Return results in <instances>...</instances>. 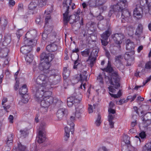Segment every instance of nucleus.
Segmentation results:
<instances>
[{
  "mask_svg": "<svg viewBox=\"0 0 151 151\" xmlns=\"http://www.w3.org/2000/svg\"><path fill=\"white\" fill-rule=\"evenodd\" d=\"M101 70L109 73V74L108 76H106L105 73H104L105 81L107 84L110 83L113 85L115 88L117 89L120 86L119 79L117 72L114 71L113 68L111 66L109 62H108L106 67Z\"/></svg>",
  "mask_w": 151,
  "mask_h": 151,
  "instance_id": "nucleus-1",
  "label": "nucleus"
},
{
  "mask_svg": "<svg viewBox=\"0 0 151 151\" xmlns=\"http://www.w3.org/2000/svg\"><path fill=\"white\" fill-rule=\"evenodd\" d=\"M34 88V91L35 92V99L36 101L39 102L44 96L46 92L50 91L48 90L51 87L49 86H45L36 85Z\"/></svg>",
  "mask_w": 151,
  "mask_h": 151,
  "instance_id": "nucleus-2",
  "label": "nucleus"
},
{
  "mask_svg": "<svg viewBox=\"0 0 151 151\" xmlns=\"http://www.w3.org/2000/svg\"><path fill=\"white\" fill-rule=\"evenodd\" d=\"M37 32L35 29L30 30L25 35L24 43L26 44L36 45L37 42Z\"/></svg>",
  "mask_w": 151,
  "mask_h": 151,
  "instance_id": "nucleus-3",
  "label": "nucleus"
},
{
  "mask_svg": "<svg viewBox=\"0 0 151 151\" xmlns=\"http://www.w3.org/2000/svg\"><path fill=\"white\" fill-rule=\"evenodd\" d=\"M52 92H46L44 95V96L42 98L43 99H41L40 102L42 103V105L45 106H49L50 105L56 103L57 101V99L51 96Z\"/></svg>",
  "mask_w": 151,
  "mask_h": 151,
  "instance_id": "nucleus-4",
  "label": "nucleus"
},
{
  "mask_svg": "<svg viewBox=\"0 0 151 151\" xmlns=\"http://www.w3.org/2000/svg\"><path fill=\"white\" fill-rule=\"evenodd\" d=\"M37 85H40L45 86H50L52 84L47 76L43 74L39 75L36 79Z\"/></svg>",
  "mask_w": 151,
  "mask_h": 151,
  "instance_id": "nucleus-5",
  "label": "nucleus"
},
{
  "mask_svg": "<svg viewBox=\"0 0 151 151\" xmlns=\"http://www.w3.org/2000/svg\"><path fill=\"white\" fill-rule=\"evenodd\" d=\"M81 100L80 95H77L76 93H74L72 96L67 99V104L68 106L72 107L73 105L75 106L79 104Z\"/></svg>",
  "mask_w": 151,
  "mask_h": 151,
  "instance_id": "nucleus-6",
  "label": "nucleus"
},
{
  "mask_svg": "<svg viewBox=\"0 0 151 151\" xmlns=\"http://www.w3.org/2000/svg\"><path fill=\"white\" fill-rule=\"evenodd\" d=\"M81 12V10L78 9L77 12H74L73 15L68 16V14L67 15L68 18L67 22L66 24H65L63 22L64 25H67L68 22H69L70 24H73L74 22H76L77 21H78L80 17L78 16Z\"/></svg>",
  "mask_w": 151,
  "mask_h": 151,
  "instance_id": "nucleus-7",
  "label": "nucleus"
},
{
  "mask_svg": "<svg viewBox=\"0 0 151 151\" xmlns=\"http://www.w3.org/2000/svg\"><path fill=\"white\" fill-rule=\"evenodd\" d=\"M124 56L120 55L115 57L114 64L117 68L120 70H123L124 68V65L123 63Z\"/></svg>",
  "mask_w": 151,
  "mask_h": 151,
  "instance_id": "nucleus-8",
  "label": "nucleus"
},
{
  "mask_svg": "<svg viewBox=\"0 0 151 151\" xmlns=\"http://www.w3.org/2000/svg\"><path fill=\"white\" fill-rule=\"evenodd\" d=\"M98 51L96 49H93L88 59L86 60L88 63L92 67L95 62L96 57L98 56Z\"/></svg>",
  "mask_w": 151,
  "mask_h": 151,
  "instance_id": "nucleus-9",
  "label": "nucleus"
},
{
  "mask_svg": "<svg viewBox=\"0 0 151 151\" xmlns=\"http://www.w3.org/2000/svg\"><path fill=\"white\" fill-rule=\"evenodd\" d=\"M111 34V32L109 29H108L101 35V40L102 45L104 46L107 45L108 43V39Z\"/></svg>",
  "mask_w": 151,
  "mask_h": 151,
  "instance_id": "nucleus-10",
  "label": "nucleus"
},
{
  "mask_svg": "<svg viewBox=\"0 0 151 151\" xmlns=\"http://www.w3.org/2000/svg\"><path fill=\"white\" fill-rule=\"evenodd\" d=\"M108 111L109 115L108 116V120L109 122L110 127L112 128L114 127V122L113 121V120L114 119L115 117L114 114L116 113V111L115 110L113 109H108Z\"/></svg>",
  "mask_w": 151,
  "mask_h": 151,
  "instance_id": "nucleus-11",
  "label": "nucleus"
},
{
  "mask_svg": "<svg viewBox=\"0 0 151 151\" xmlns=\"http://www.w3.org/2000/svg\"><path fill=\"white\" fill-rule=\"evenodd\" d=\"M122 22L123 23H124L125 22H130L131 16L130 13L127 9H124L122 11Z\"/></svg>",
  "mask_w": 151,
  "mask_h": 151,
  "instance_id": "nucleus-12",
  "label": "nucleus"
},
{
  "mask_svg": "<svg viewBox=\"0 0 151 151\" xmlns=\"http://www.w3.org/2000/svg\"><path fill=\"white\" fill-rule=\"evenodd\" d=\"M54 58V55L50 53H47L45 52H43L40 55L41 60H44L46 62H50Z\"/></svg>",
  "mask_w": 151,
  "mask_h": 151,
  "instance_id": "nucleus-13",
  "label": "nucleus"
},
{
  "mask_svg": "<svg viewBox=\"0 0 151 151\" xmlns=\"http://www.w3.org/2000/svg\"><path fill=\"white\" fill-rule=\"evenodd\" d=\"M67 0H63V9L66 10L65 12V13H63V21L65 24H66L67 22V20H68V18L67 17V15L69 14V6H68L67 4Z\"/></svg>",
  "mask_w": 151,
  "mask_h": 151,
  "instance_id": "nucleus-14",
  "label": "nucleus"
},
{
  "mask_svg": "<svg viewBox=\"0 0 151 151\" xmlns=\"http://www.w3.org/2000/svg\"><path fill=\"white\" fill-rule=\"evenodd\" d=\"M25 45L22 47L20 49V52L23 54L29 53L32 50V47L35 45H27L24 43Z\"/></svg>",
  "mask_w": 151,
  "mask_h": 151,
  "instance_id": "nucleus-15",
  "label": "nucleus"
},
{
  "mask_svg": "<svg viewBox=\"0 0 151 151\" xmlns=\"http://www.w3.org/2000/svg\"><path fill=\"white\" fill-rule=\"evenodd\" d=\"M124 36L122 33H117L114 35L113 39L114 42L117 44L122 43V40L124 39Z\"/></svg>",
  "mask_w": 151,
  "mask_h": 151,
  "instance_id": "nucleus-16",
  "label": "nucleus"
},
{
  "mask_svg": "<svg viewBox=\"0 0 151 151\" xmlns=\"http://www.w3.org/2000/svg\"><path fill=\"white\" fill-rule=\"evenodd\" d=\"M126 48L132 54H134V50L135 47V44L129 39L127 40L126 41Z\"/></svg>",
  "mask_w": 151,
  "mask_h": 151,
  "instance_id": "nucleus-17",
  "label": "nucleus"
},
{
  "mask_svg": "<svg viewBox=\"0 0 151 151\" xmlns=\"http://www.w3.org/2000/svg\"><path fill=\"white\" fill-rule=\"evenodd\" d=\"M48 73L51 76H55L54 80L52 82V84H56L59 82L60 80V78L59 76L57 74L56 72L57 71L53 69L52 70H48Z\"/></svg>",
  "mask_w": 151,
  "mask_h": 151,
  "instance_id": "nucleus-18",
  "label": "nucleus"
},
{
  "mask_svg": "<svg viewBox=\"0 0 151 151\" xmlns=\"http://www.w3.org/2000/svg\"><path fill=\"white\" fill-rule=\"evenodd\" d=\"M68 111L65 108H62L59 109L56 113L57 116L59 120L62 119L64 116L67 114Z\"/></svg>",
  "mask_w": 151,
  "mask_h": 151,
  "instance_id": "nucleus-19",
  "label": "nucleus"
},
{
  "mask_svg": "<svg viewBox=\"0 0 151 151\" xmlns=\"http://www.w3.org/2000/svg\"><path fill=\"white\" fill-rule=\"evenodd\" d=\"M8 24L6 17L4 15H2L0 17V26L2 29L4 30Z\"/></svg>",
  "mask_w": 151,
  "mask_h": 151,
  "instance_id": "nucleus-20",
  "label": "nucleus"
},
{
  "mask_svg": "<svg viewBox=\"0 0 151 151\" xmlns=\"http://www.w3.org/2000/svg\"><path fill=\"white\" fill-rule=\"evenodd\" d=\"M143 13V9L140 7H136L134 11L133 15L138 19H140L142 17V14Z\"/></svg>",
  "mask_w": 151,
  "mask_h": 151,
  "instance_id": "nucleus-21",
  "label": "nucleus"
},
{
  "mask_svg": "<svg viewBox=\"0 0 151 151\" xmlns=\"http://www.w3.org/2000/svg\"><path fill=\"white\" fill-rule=\"evenodd\" d=\"M50 62H44L41 63L39 65V69L43 71L48 69L50 67Z\"/></svg>",
  "mask_w": 151,
  "mask_h": 151,
  "instance_id": "nucleus-22",
  "label": "nucleus"
},
{
  "mask_svg": "<svg viewBox=\"0 0 151 151\" xmlns=\"http://www.w3.org/2000/svg\"><path fill=\"white\" fill-rule=\"evenodd\" d=\"M55 42H52L47 45L46 48L47 50L50 52H52L56 51L57 49V46L55 44Z\"/></svg>",
  "mask_w": 151,
  "mask_h": 151,
  "instance_id": "nucleus-23",
  "label": "nucleus"
},
{
  "mask_svg": "<svg viewBox=\"0 0 151 151\" xmlns=\"http://www.w3.org/2000/svg\"><path fill=\"white\" fill-rule=\"evenodd\" d=\"M46 139L44 133H42L41 131L38 132V135L36 138L38 142L41 143L44 142Z\"/></svg>",
  "mask_w": 151,
  "mask_h": 151,
  "instance_id": "nucleus-24",
  "label": "nucleus"
},
{
  "mask_svg": "<svg viewBox=\"0 0 151 151\" xmlns=\"http://www.w3.org/2000/svg\"><path fill=\"white\" fill-rule=\"evenodd\" d=\"M82 107L83 106H80L78 107H76V111L75 113L73 115L74 116L75 119L76 118L79 119L81 117V114L83 111Z\"/></svg>",
  "mask_w": 151,
  "mask_h": 151,
  "instance_id": "nucleus-25",
  "label": "nucleus"
},
{
  "mask_svg": "<svg viewBox=\"0 0 151 151\" xmlns=\"http://www.w3.org/2000/svg\"><path fill=\"white\" fill-rule=\"evenodd\" d=\"M9 52V50L7 47H5L1 49L0 52V57L3 58L6 57Z\"/></svg>",
  "mask_w": 151,
  "mask_h": 151,
  "instance_id": "nucleus-26",
  "label": "nucleus"
},
{
  "mask_svg": "<svg viewBox=\"0 0 151 151\" xmlns=\"http://www.w3.org/2000/svg\"><path fill=\"white\" fill-rule=\"evenodd\" d=\"M75 119L74 116H71L67 121L68 124L70 126V129L71 130L73 129L74 127V124L73 122Z\"/></svg>",
  "mask_w": 151,
  "mask_h": 151,
  "instance_id": "nucleus-27",
  "label": "nucleus"
},
{
  "mask_svg": "<svg viewBox=\"0 0 151 151\" xmlns=\"http://www.w3.org/2000/svg\"><path fill=\"white\" fill-rule=\"evenodd\" d=\"M28 89L27 88V86L26 84L23 85L19 89V94L22 95H25Z\"/></svg>",
  "mask_w": 151,
  "mask_h": 151,
  "instance_id": "nucleus-28",
  "label": "nucleus"
},
{
  "mask_svg": "<svg viewBox=\"0 0 151 151\" xmlns=\"http://www.w3.org/2000/svg\"><path fill=\"white\" fill-rule=\"evenodd\" d=\"M38 3V0H33L29 5V9L31 10H33L35 9L37 6Z\"/></svg>",
  "mask_w": 151,
  "mask_h": 151,
  "instance_id": "nucleus-29",
  "label": "nucleus"
},
{
  "mask_svg": "<svg viewBox=\"0 0 151 151\" xmlns=\"http://www.w3.org/2000/svg\"><path fill=\"white\" fill-rule=\"evenodd\" d=\"M111 8V10H110L111 12L112 11L113 12H121V6H119V3H117L116 5H112Z\"/></svg>",
  "mask_w": 151,
  "mask_h": 151,
  "instance_id": "nucleus-30",
  "label": "nucleus"
},
{
  "mask_svg": "<svg viewBox=\"0 0 151 151\" xmlns=\"http://www.w3.org/2000/svg\"><path fill=\"white\" fill-rule=\"evenodd\" d=\"M143 27L141 24H139L136 29V31L135 33V35L139 37L142 33Z\"/></svg>",
  "mask_w": 151,
  "mask_h": 151,
  "instance_id": "nucleus-31",
  "label": "nucleus"
},
{
  "mask_svg": "<svg viewBox=\"0 0 151 151\" xmlns=\"http://www.w3.org/2000/svg\"><path fill=\"white\" fill-rule=\"evenodd\" d=\"M11 41V36L9 35H7L5 36V39L3 42V44L5 46L7 45L10 43Z\"/></svg>",
  "mask_w": 151,
  "mask_h": 151,
  "instance_id": "nucleus-32",
  "label": "nucleus"
},
{
  "mask_svg": "<svg viewBox=\"0 0 151 151\" xmlns=\"http://www.w3.org/2000/svg\"><path fill=\"white\" fill-rule=\"evenodd\" d=\"M70 73V70L67 69L66 67L63 68V75L64 79H66L69 76Z\"/></svg>",
  "mask_w": 151,
  "mask_h": 151,
  "instance_id": "nucleus-33",
  "label": "nucleus"
},
{
  "mask_svg": "<svg viewBox=\"0 0 151 151\" xmlns=\"http://www.w3.org/2000/svg\"><path fill=\"white\" fill-rule=\"evenodd\" d=\"M87 73V72L86 71H83L81 72V73L80 74V80L81 82H83L84 81H86L87 79V76L86 74Z\"/></svg>",
  "mask_w": 151,
  "mask_h": 151,
  "instance_id": "nucleus-34",
  "label": "nucleus"
},
{
  "mask_svg": "<svg viewBox=\"0 0 151 151\" xmlns=\"http://www.w3.org/2000/svg\"><path fill=\"white\" fill-rule=\"evenodd\" d=\"M33 55L31 53H28L25 57V59L27 62L30 63L32 62L33 59Z\"/></svg>",
  "mask_w": 151,
  "mask_h": 151,
  "instance_id": "nucleus-35",
  "label": "nucleus"
},
{
  "mask_svg": "<svg viewBox=\"0 0 151 151\" xmlns=\"http://www.w3.org/2000/svg\"><path fill=\"white\" fill-rule=\"evenodd\" d=\"M142 151H151V142H148L144 146Z\"/></svg>",
  "mask_w": 151,
  "mask_h": 151,
  "instance_id": "nucleus-36",
  "label": "nucleus"
},
{
  "mask_svg": "<svg viewBox=\"0 0 151 151\" xmlns=\"http://www.w3.org/2000/svg\"><path fill=\"white\" fill-rule=\"evenodd\" d=\"M119 6H121V11H122L124 9H125L127 6V1L126 0H124L119 3Z\"/></svg>",
  "mask_w": 151,
  "mask_h": 151,
  "instance_id": "nucleus-37",
  "label": "nucleus"
},
{
  "mask_svg": "<svg viewBox=\"0 0 151 151\" xmlns=\"http://www.w3.org/2000/svg\"><path fill=\"white\" fill-rule=\"evenodd\" d=\"M65 135L64 139L65 141H67L70 137L69 133L70 130L68 127H66L65 128Z\"/></svg>",
  "mask_w": 151,
  "mask_h": 151,
  "instance_id": "nucleus-38",
  "label": "nucleus"
},
{
  "mask_svg": "<svg viewBox=\"0 0 151 151\" xmlns=\"http://www.w3.org/2000/svg\"><path fill=\"white\" fill-rule=\"evenodd\" d=\"M151 120V112H149L145 114L142 117V120Z\"/></svg>",
  "mask_w": 151,
  "mask_h": 151,
  "instance_id": "nucleus-39",
  "label": "nucleus"
},
{
  "mask_svg": "<svg viewBox=\"0 0 151 151\" xmlns=\"http://www.w3.org/2000/svg\"><path fill=\"white\" fill-rule=\"evenodd\" d=\"M40 105L41 107L40 109V111L41 113L42 114H45L47 112L48 108L49 106H43L42 105V103L40 102Z\"/></svg>",
  "mask_w": 151,
  "mask_h": 151,
  "instance_id": "nucleus-40",
  "label": "nucleus"
},
{
  "mask_svg": "<svg viewBox=\"0 0 151 151\" xmlns=\"http://www.w3.org/2000/svg\"><path fill=\"white\" fill-rule=\"evenodd\" d=\"M74 65L73 66V68L74 69H77L78 68L79 70L80 69V67L81 66L83 67V66L79 62L78 60H76L74 62Z\"/></svg>",
  "mask_w": 151,
  "mask_h": 151,
  "instance_id": "nucleus-41",
  "label": "nucleus"
},
{
  "mask_svg": "<svg viewBox=\"0 0 151 151\" xmlns=\"http://www.w3.org/2000/svg\"><path fill=\"white\" fill-rule=\"evenodd\" d=\"M88 3L91 7H95L97 6L96 0H89Z\"/></svg>",
  "mask_w": 151,
  "mask_h": 151,
  "instance_id": "nucleus-42",
  "label": "nucleus"
},
{
  "mask_svg": "<svg viewBox=\"0 0 151 151\" xmlns=\"http://www.w3.org/2000/svg\"><path fill=\"white\" fill-rule=\"evenodd\" d=\"M101 116L99 114H98L97 118L95 122V124L96 126L99 127L101 124Z\"/></svg>",
  "mask_w": 151,
  "mask_h": 151,
  "instance_id": "nucleus-43",
  "label": "nucleus"
},
{
  "mask_svg": "<svg viewBox=\"0 0 151 151\" xmlns=\"http://www.w3.org/2000/svg\"><path fill=\"white\" fill-rule=\"evenodd\" d=\"M90 52V50L89 49H86L83 52H81V54L84 57H86L89 55Z\"/></svg>",
  "mask_w": 151,
  "mask_h": 151,
  "instance_id": "nucleus-44",
  "label": "nucleus"
},
{
  "mask_svg": "<svg viewBox=\"0 0 151 151\" xmlns=\"http://www.w3.org/2000/svg\"><path fill=\"white\" fill-rule=\"evenodd\" d=\"M47 0H41L39 2L38 6L40 7H42L45 6L47 3Z\"/></svg>",
  "mask_w": 151,
  "mask_h": 151,
  "instance_id": "nucleus-45",
  "label": "nucleus"
},
{
  "mask_svg": "<svg viewBox=\"0 0 151 151\" xmlns=\"http://www.w3.org/2000/svg\"><path fill=\"white\" fill-rule=\"evenodd\" d=\"M20 132L21 133V136L25 138L28 135V133L27 130H20Z\"/></svg>",
  "mask_w": 151,
  "mask_h": 151,
  "instance_id": "nucleus-46",
  "label": "nucleus"
},
{
  "mask_svg": "<svg viewBox=\"0 0 151 151\" xmlns=\"http://www.w3.org/2000/svg\"><path fill=\"white\" fill-rule=\"evenodd\" d=\"M98 81L100 83L101 85H103L104 83L103 78L101 74H99L97 78Z\"/></svg>",
  "mask_w": 151,
  "mask_h": 151,
  "instance_id": "nucleus-47",
  "label": "nucleus"
},
{
  "mask_svg": "<svg viewBox=\"0 0 151 151\" xmlns=\"http://www.w3.org/2000/svg\"><path fill=\"white\" fill-rule=\"evenodd\" d=\"M124 141L125 143L128 145L130 144V137L127 135L124 136L123 137Z\"/></svg>",
  "mask_w": 151,
  "mask_h": 151,
  "instance_id": "nucleus-48",
  "label": "nucleus"
},
{
  "mask_svg": "<svg viewBox=\"0 0 151 151\" xmlns=\"http://www.w3.org/2000/svg\"><path fill=\"white\" fill-rule=\"evenodd\" d=\"M26 149V147L22 145L21 143L18 144V149L21 151H24Z\"/></svg>",
  "mask_w": 151,
  "mask_h": 151,
  "instance_id": "nucleus-49",
  "label": "nucleus"
},
{
  "mask_svg": "<svg viewBox=\"0 0 151 151\" xmlns=\"http://www.w3.org/2000/svg\"><path fill=\"white\" fill-rule=\"evenodd\" d=\"M24 96H22V101L24 103H27L29 101V98L28 97L27 98V95H24Z\"/></svg>",
  "mask_w": 151,
  "mask_h": 151,
  "instance_id": "nucleus-50",
  "label": "nucleus"
},
{
  "mask_svg": "<svg viewBox=\"0 0 151 151\" xmlns=\"http://www.w3.org/2000/svg\"><path fill=\"white\" fill-rule=\"evenodd\" d=\"M45 128V124L44 123H41L40 126L39 131H41L42 133H44L43 132L44 131Z\"/></svg>",
  "mask_w": 151,
  "mask_h": 151,
  "instance_id": "nucleus-51",
  "label": "nucleus"
},
{
  "mask_svg": "<svg viewBox=\"0 0 151 151\" xmlns=\"http://www.w3.org/2000/svg\"><path fill=\"white\" fill-rule=\"evenodd\" d=\"M124 58L126 60H133V59H132L129 53L128 52L126 53L124 55Z\"/></svg>",
  "mask_w": 151,
  "mask_h": 151,
  "instance_id": "nucleus-52",
  "label": "nucleus"
},
{
  "mask_svg": "<svg viewBox=\"0 0 151 151\" xmlns=\"http://www.w3.org/2000/svg\"><path fill=\"white\" fill-rule=\"evenodd\" d=\"M97 5H101L104 4L106 1V0H96Z\"/></svg>",
  "mask_w": 151,
  "mask_h": 151,
  "instance_id": "nucleus-53",
  "label": "nucleus"
},
{
  "mask_svg": "<svg viewBox=\"0 0 151 151\" xmlns=\"http://www.w3.org/2000/svg\"><path fill=\"white\" fill-rule=\"evenodd\" d=\"M13 134H11L8 137V140L7 142V144H10L12 143V139H13Z\"/></svg>",
  "mask_w": 151,
  "mask_h": 151,
  "instance_id": "nucleus-54",
  "label": "nucleus"
},
{
  "mask_svg": "<svg viewBox=\"0 0 151 151\" xmlns=\"http://www.w3.org/2000/svg\"><path fill=\"white\" fill-rule=\"evenodd\" d=\"M127 102V100H125L124 99H121L119 101H117L116 103L118 105H122L123 104Z\"/></svg>",
  "mask_w": 151,
  "mask_h": 151,
  "instance_id": "nucleus-55",
  "label": "nucleus"
},
{
  "mask_svg": "<svg viewBox=\"0 0 151 151\" xmlns=\"http://www.w3.org/2000/svg\"><path fill=\"white\" fill-rule=\"evenodd\" d=\"M147 2L148 1L147 0H140V4L141 6H144L147 3Z\"/></svg>",
  "mask_w": 151,
  "mask_h": 151,
  "instance_id": "nucleus-56",
  "label": "nucleus"
},
{
  "mask_svg": "<svg viewBox=\"0 0 151 151\" xmlns=\"http://www.w3.org/2000/svg\"><path fill=\"white\" fill-rule=\"evenodd\" d=\"M104 48L105 50L106 56L109 60L110 59L111 57V55L110 53L107 50L105 49V47H104Z\"/></svg>",
  "mask_w": 151,
  "mask_h": 151,
  "instance_id": "nucleus-57",
  "label": "nucleus"
},
{
  "mask_svg": "<svg viewBox=\"0 0 151 151\" xmlns=\"http://www.w3.org/2000/svg\"><path fill=\"white\" fill-rule=\"evenodd\" d=\"M47 31H44L42 34V37L43 40H45L47 37L48 35L46 32Z\"/></svg>",
  "mask_w": 151,
  "mask_h": 151,
  "instance_id": "nucleus-58",
  "label": "nucleus"
},
{
  "mask_svg": "<svg viewBox=\"0 0 151 151\" xmlns=\"http://www.w3.org/2000/svg\"><path fill=\"white\" fill-rule=\"evenodd\" d=\"M146 134L145 132H141L139 134V136L141 139H144L146 137Z\"/></svg>",
  "mask_w": 151,
  "mask_h": 151,
  "instance_id": "nucleus-59",
  "label": "nucleus"
},
{
  "mask_svg": "<svg viewBox=\"0 0 151 151\" xmlns=\"http://www.w3.org/2000/svg\"><path fill=\"white\" fill-rule=\"evenodd\" d=\"M108 88L109 91L112 93H114L116 91V90L113 88V87L111 86H109Z\"/></svg>",
  "mask_w": 151,
  "mask_h": 151,
  "instance_id": "nucleus-60",
  "label": "nucleus"
},
{
  "mask_svg": "<svg viewBox=\"0 0 151 151\" xmlns=\"http://www.w3.org/2000/svg\"><path fill=\"white\" fill-rule=\"evenodd\" d=\"M143 121L144 123L146 124L147 126L151 124V120H144L142 121Z\"/></svg>",
  "mask_w": 151,
  "mask_h": 151,
  "instance_id": "nucleus-61",
  "label": "nucleus"
},
{
  "mask_svg": "<svg viewBox=\"0 0 151 151\" xmlns=\"http://www.w3.org/2000/svg\"><path fill=\"white\" fill-rule=\"evenodd\" d=\"M114 105H115L112 101L110 102L109 104L108 109H113Z\"/></svg>",
  "mask_w": 151,
  "mask_h": 151,
  "instance_id": "nucleus-62",
  "label": "nucleus"
},
{
  "mask_svg": "<svg viewBox=\"0 0 151 151\" xmlns=\"http://www.w3.org/2000/svg\"><path fill=\"white\" fill-rule=\"evenodd\" d=\"M23 9V4L21 3L19 4L18 6V10H22Z\"/></svg>",
  "mask_w": 151,
  "mask_h": 151,
  "instance_id": "nucleus-63",
  "label": "nucleus"
},
{
  "mask_svg": "<svg viewBox=\"0 0 151 151\" xmlns=\"http://www.w3.org/2000/svg\"><path fill=\"white\" fill-rule=\"evenodd\" d=\"M151 79V75L147 78L145 81H144L143 82V85H145L146 83H147L148 82H149Z\"/></svg>",
  "mask_w": 151,
  "mask_h": 151,
  "instance_id": "nucleus-64",
  "label": "nucleus"
}]
</instances>
